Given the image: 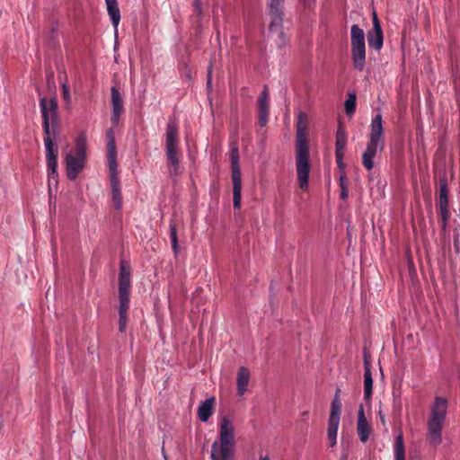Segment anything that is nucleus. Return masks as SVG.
I'll return each mask as SVG.
<instances>
[{
  "instance_id": "nucleus-1",
  "label": "nucleus",
  "mask_w": 460,
  "mask_h": 460,
  "mask_svg": "<svg viewBox=\"0 0 460 460\" xmlns=\"http://www.w3.org/2000/svg\"><path fill=\"white\" fill-rule=\"evenodd\" d=\"M40 107L42 116L48 173L49 178L55 179L58 176V148L54 140L59 135L58 105L55 98L42 97L40 99Z\"/></svg>"
},
{
  "instance_id": "nucleus-2",
  "label": "nucleus",
  "mask_w": 460,
  "mask_h": 460,
  "mask_svg": "<svg viewBox=\"0 0 460 460\" xmlns=\"http://www.w3.org/2000/svg\"><path fill=\"white\" fill-rule=\"evenodd\" d=\"M234 427L227 417H223L219 425V440L211 447L212 460H234Z\"/></svg>"
},
{
  "instance_id": "nucleus-3",
  "label": "nucleus",
  "mask_w": 460,
  "mask_h": 460,
  "mask_svg": "<svg viewBox=\"0 0 460 460\" xmlns=\"http://www.w3.org/2000/svg\"><path fill=\"white\" fill-rule=\"evenodd\" d=\"M447 413V400L437 396L430 409L427 423V438L429 445L436 447L442 441V429Z\"/></svg>"
},
{
  "instance_id": "nucleus-4",
  "label": "nucleus",
  "mask_w": 460,
  "mask_h": 460,
  "mask_svg": "<svg viewBox=\"0 0 460 460\" xmlns=\"http://www.w3.org/2000/svg\"><path fill=\"white\" fill-rule=\"evenodd\" d=\"M130 266L121 261L119 273V331L125 332L128 320V311L129 309L130 296Z\"/></svg>"
},
{
  "instance_id": "nucleus-5",
  "label": "nucleus",
  "mask_w": 460,
  "mask_h": 460,
  "mask_svg": "<svg viewBox=\"0 0 460 460\" xmlns=\"http://www.w3.org/2000/svg\"><path fill=\"white\" fill-rule=\"evenodd\" d=\"M164 151L169 173L172 176H177L180 173L182 155L180 147L179 128L174 121H169L166 125Z\"/></svg>"
},
{
  "instance_id": "nucleus-6",
  "label": "nucleus",
  "mask_w": 460,
  "mask_h": 460,
  "mask_svg": "<svg viewBox=\"0 0 460 460\" xmlns=\"http://www.w3.org/2000/svg\"><path fill=\"white\" fill-rule=\"evenodd\" d=\"M385 146L384 141V128L382 115L377 113L371 121L369 139L367 148L362 155V164L364 167L370 171L374 167L373 159L376 156L377 150H383Z\"/></svg>"
},
{
  "instance_id": "nucleus-7",
  "label": "nucleus",
  "mask_w": 460,
  "mask_h": 460,
  "mask_svg": "<svg viewBox=\"0 0 460 460\" xmlns=\"http://www.w3.org/2000/svg\"><path fill=\"white\" fill-rule=\"evenodd\" d=\"M86 155V139L82 135L75 141L74 154L66 155V175L70 181H75L84 166Z\"/></svg>"
},
{
  "instance_id": "nucleus-8",
  "label": "nucleus",
  "mask_w": 460,
  "mask_h": 460,
  "mask_svg": "<svg viewBox=\"0 0 460 460\" xmlns=\"http://www.w3.org/2000/svg\"><path fill=\"white\" fill-rule=\"evenodd\" d=\"M351 59L354 68L362 71L366 65L365 32L354 24L350 29Z\"/></svg>"
},
{
  "instance_id": "nucleus-9",
  "label": "nucleus",
  "mask_w": 460,
  "mask_h": 460,
  "mask_svg": "<svg viewBox=\"0 0 460 460\" xmlns=\"http://www.w3.org/2000/svg\"><path fill=\"white\" fill-rule=\"evenodd\" d=\"M284 0H270L269 15L270 17V31L276 33L280 40V46H284L288 38L282 31L283 12L282 4Z\"/></svg>"
},
{
  "instance_id": "nucleus-10",
  "label": "nucleus",
  "mask_w": 460,
  "mask_h": 460,
  "mask_svg": "<svg viewBox=\"0 0 460 460\" xmlns=\"http://www.w3.org/2000/svg\"><path fill=\"white\" fill-rule=\"evenodd\" d=\"M296 166L299 188L307 190L310 172L309 147H296Z\"/></svg>"
},
{
  "instance_id": "nucleus-11",
  "label": "nucleus",
  "mask_w": 460,
  "mask_h": 460,
  "mask_svg": "<svg viewBox=\"0 0 460 460\" xmlns=\"http://www.w3.org/2000/svg\"><path fill=\"white\" fill-rule=\"evenodd\" d=\"M231 163H232V182H233L234 208L235 209H239L241 208V200H242V177H241V170L239 167L238 148L232 149Z\"/></svg>"
},
{
  "instance_id": "nucleus-12",
  "label": "nucleus",
  "mask_w": 460,
  "mask_h": 460,
  "mask_svg": "<svg viewBox=\"0 0 460 460\" xmlns=\"http://www.w3.org/2000/svg\"><path fill=\"white\" fill-rule=\"evenodd\" d=\"M437 206L439 209L441 227L445 231L450 217L447 178L446 175L439 179V193Z\"/></svg>"
},
{
  "instance_id": "nucleus-13",
  "label": "nucleus",
  "mask_w": 460,
  "mask_h": 460,
  "mask_svg": "<svg viewBox=\"0 0 460 460\" xmlns=\"http://www.w3.org/2000/svg\"><path fill=\"white\" fill-rule=\"evenodd\" d=\"M367 41L369 47L376 50L381 49L383 47V31L376 13H373V28L367 32Z\"/></svg>"
},
{
  "instance_id": "nucleus-14",
  "label": "nucleus",
  "mask_w": 460,
  "mask_h": 460,
  "mask_svg": "<svg viewBox=\"0 0 460 460\" xmlns=\"http://www.w3.org/2000/svg\"><path fill=\"white\" fill-rule=\"evenodd\" d=\"M111 92L112 106V114L111 121L114 127H117L119 125L120 116L124 112V104L121 94L117 87L112 86Z\"/></svg>"
},
{
  "instance_id": "nucleus-15",
  "label": "nucleus",
  "mask_w": 460,
  "mask_h": 460,
  "mask_svg": "<svg viewBox=\"0 0 460 460\" xmlns=\"http://www.w3.org/2000/svg\"><path fill=\"white\" fill-rule=\"evenodd\" d=\"M308 119L305 112H299L296 120V147L308 146L307 143Z\"/></svg>"
},
{
  "instance_id": "nucleus-16",
  "label": "nucleus",
  "mask_w": 460,
  "mask_h": 460,
  "mask_svg": "<svg viewBox=\"0 0 460 460\" xmlns=\"http://www.w3.org/2000/svg\"><path fill=\"white\" fill-rule=\"evenodd\" d=\"M107 137V159L110 172L117 171V149L115 142V135L112 128L106 132Z\"/></svg>"
},
{
  "instance_id": "nucleus-17",
  "label": "nucleus",
  "mask_w": 460,
  "mask_h": 460,
  "mask_svg": "<svg viewBox=\"0 0 460 460\" xmlns=\"http://www.w3.org/2000/svg\"><path fill=\"white\" fill-rule=\"evenodd\" d=\"M269 119V93L264 85L263 91L258 98V121L261 127H265Z\"/></svg>"
},
{
  "instance_id": "nucleus-18",
  "label": "nucleus",
  "mask_w": 460,
  "mask_h": 460,
  "mask_svg": "<svg viewBox=\"0 0 460 460\" xmlns=\"http://www.w3.org/2000/svg\"><path fill=\"white\" fill-rule=\"evenodd\" d=\"M371 431H372V428L365 416L364 407L361 404L359 406V409L358 411V420H357V432H358L359 440L362 443H366L369 438Z\"/></svg>"
},
{
  "instance_id": "nucleus-19",
  "label": "nucleus",
  "mask_w": 460,
  "mask_h": 460,
  "mask_svg": "<svg viewBox=\"0 0 460 460\" xmlns=\"http://www.w3.org/2000/svg\"><path fill=\"white\" fill-rule=\"evenodd\" d=\"M111 201L115 209L119 210L122 207V196L118 172H110Z\"/></svg>"
},
{
  "instance_id": "nucleus-20",
  "label": "nucleus",
  "mask_w": 460,
  "mask_h": 460,
  "mask_svg": "<svg viewBox=\"0 0 460 460\" xmlns=\"http://www.w3.org/2000/svg\"><path fill=\"white\" fill-rule=\"evenodd\" d=\"M216 399L215 397H209L206 401L202 402L198 408V417L202 422H206L211 417L214 412Z\"/></svg>"
},
{
  "instance_id": "nucleus-21",
  "label": "nucleus",
  "mask_w": 460,
  "mask_h": 460,
  "mask_svg": "<svg viewBox=\"0 0 460 460\" xmlns=\"http://www.w3.org/2000/svg\"><path fill=\"white\" fill-rule=\"evenodd\" d=\"M250 380V371L245 367H241L237 373L236 385H237V394L239 395H243L247 391V386L249 385Z\"/></svg>"
},
{
  "instance_id": "nucleus-22",
  "label": "nucleus",
  "mask_w": 460,
  "mask_h": 460,
  "mask_svg": "<svg viewBox=\"0 0 460 460\" xmlns=\"http://www.w3.org/2000/svg\"><path fill=\"white\" fill-rule=\"evenodd\" d=\"M105 2L111 23L114 27H117L120 22V11L119 9L118 2L117 0H105Z\"/></svg>"
},
{
  "instance_id": "nucleus-23",
  "label": "nucleus",
  "mask_w": 460,
  "mask_h": 460,
  "mask_svg": "<svg viewBox=\"0 0 460 460\" xmlns=\"http://www.w3.org/2000/svg\"><path fill=\"white\" fill-rule=\"evenodd\" d=\"M373 378L370 367L365 359V372H364V398L369 400L372 396Z\"/></svg>"
},
{
  "instance_id": "nucleus-24",
  "label": "nucleus",
  "mask_w": 460,
  "mask_h": 460,
  "mask_svg": "<svg viewBox=\"0 0 460 460\" xmlns=\"http://www.w3.org/2000/svg\"><path fill=\"white\" fill-rule=\"evenodd\" d=\"M340 425V420H329L327 429V438L329 440V446L333 447L336 444L337 433Z\"/></svg>"
},
{
  "instance_id": "nucleus-25",
  "label": "nucleus",
  "mask_w": 460,
  "mask_h": 460,
  "mask_svg": "<svg viewBox=\"0 0 460 460\" xmlns=\"http://www.w3.org/2000/svg\"><path fill=\"white\" fill-rule=\"evenodd\" d=\"M347 144L345 130L340 126L336 132L335 152H344Z\"/></svg>"
},
{
  "instance_id": "nucleus-26",
  "label": "nucleus",
  "mask_w": 460,
  "mask_h": 460,
  "mask_svg": "<svg viewBox=\"0 0 460 460\" xmlns=\"http://www.w3.org/2000/svg\"><path fill=\"white\" fill-rule=\"evenodd\" d=\"M394 456L395 460H405L403 436L399 434L394 442Z\"/></svg>"
},
{
  "instance_id": "nucleus-27",
  "label": "nucleus",
  "mask_w": 460,
  "mask_h": 460,
  "mask_svg": "<svg viewBox=\"0 0 460 460\" xmlns=\"http://www.w3.org/2000/svg\"><path fill=\"white\" fill-rule=\"evenodd\" d=\"M341 411V398H333L331 405V412L329 420H340Z\"/></svg>"
},
{
  "instance_id": "nucleus-28",
  "label": "nucleus",
  "mask_w": 460,
  "mask_h": 460,
  "mask_svg": "<svg viewBox=\"0 0 460 460\" xmlns=\"http://www.w3.org/2000/svg\"><path fill=\"white\" fill-rule=\"evenodd\" d=\"M298 2L299 8L305 15L314 12L316 0H298Z\"/></svg>"
},
{
  "instance_id": "nucleus-29",
  "label": "nucleus",
  "mask_w": 460,
  "mask_h": 460,
  "mask_svg": "<svg viewBox=\"0 0 460 460\" xmlns=\"http://www.w3.org/2000/svg\"><path fill=\"white\" fill-rule=\"evenodd\" d=\"M356 110V95L349 93L348 99L345 102V111L347 115H352Z\"/></svg>"
},
{
  "instance_id": "nucleus-30",
  "label": "nucleus",
  "mask_w": 460,
  "mask_h": 460,
  "mask_svg": "<svg viewBox=\"0 0 460 460\" xmlns=\"http://www.w3.org/2000/svg\"><path fill=\"white\" fill-rule=\"evenodd\" d=\"M170 239H171L172 248L174 253L177 254L179 252L177 231H176L175 226L172 224L170 225Z\"/></svg>"
},
{
  "instance_id": "nucleus-31",
  "label": "nucleus",
  "mask_w": 460,
  "mask_h": 460,
  "mask_svg": "<svg viewBox=\"0 0 460 460\" xmlns=\"http://www.w3.org/2000/svg\"><path fill=\"white\" fill-rule=\"evenodd\" d=\"M62 95L63 99L66 103H69L71 102L70 91L66 84L62 85Z\"/></svg>"
},
{
  "instance_id": "nucleus-32",
  "label": "nucleus",
  "mask_w": 460,
  "mask_h": 460,
  "mask_svg": "<svg viewBox=\"0 0 460 460\" xmlns=\"http://www.w3.org/2000/svg\"><path fill=\"white\" fill-rule=\"evenodd\" d=\"M343 156H344V152H341V151L335 152L336 163H337L338 167L341 170L344 169Z\"/></svg>"
},
{
  "instance_id": "nucleus-33",
  "label": "nucleus",
  "mask_w": 460,
  "mask_h": 460,
  "mask_svg": "<svg viewBox=\"0 0 460 460\" xmlns=\"http://www.w3.org/2000/svg\"><path fill=\"white\" fill-rule=\"evenodd\" d=\"M345 181H346V173H345V172L342 171L340 174V187L341 188L346 187Z\"/></svg>"
},
{
  "instance_id": "nucleus-34",
  "label": "nucleus",
  "mask_w": 460,
  "mask_h": 460,
  "mask_svg": "<svg viewBox=\"0 0 460 460\" xmlns=\"http://www.w3.org/2000/svg\"><path fill=\"white\" fill-rule=\"evenodd\" d=\"M348 197V190L347 187L341 188V198L342 199H345Z\"/></svg>"
},
{
  "instance_id": "nucleus-35",
  "label": "nucleus",
  "mask_w": 460,
  "mask_h": 460,
  "mask_svg": "<svg viewBox=\"0 0 460 460\" xmlns=\"http://www.w3.org/2000/svg\"><path fill=\"white\" fill-rule=\"evenodd\" d=\"M195 11L198 13V14H199L201 12L200 4L198 1H195Z\"/></svg>"
},
{
  "instance_id": "nucleus-36",
  "label": "nucleus",
  "mask_w": 460,
  "mask_h": 460,
  "mask_svg": "<svg viewBox=\"0 0 460 460\" xmlns=\"http://www.w3.org/2000/svg\"><path fill=\"white\" fill-rule=\"evenodd\" d=\"M379 416H380V420L383 424L385 423V416L382 414V411H379Z\"/></svg>"
},
{
  "instance_id": "nucleus-37",
  "label": "nucleus",
  "mask_w": 460,
  "mask_h": 460,
  "mask_svg": "<svg viewBox=\"0 0 460 460\" xmlns=\"http://www.w3.org/2000/svg\"><path fill=\"white\" fill-rule=\"evenodd\" d=\"M341 389L337 388L335 391L334 398H340Z\"/></svg>"
},
{
  "instance_id": "nucleus-38",
  "label": "nucleus",
  "mask_w": 460,
  "mask_h": 460,
  "mask_svg": "<svg viewBox=\"0 0 460 460\" xmlns=\"http://www.w3.org/2000/svg\"><path fill=\"white\" fill-rule=\"evenodd\" d=\"M259 460H270V457L268 456H260V458Z\"/></svg>"
},
{
  "instance_id": "nucleus-39",
  "label": "nucleus",
  "mask_w": 460,
  "mask_h": 460,
  "mask_svg": "<svg viewBox=\"0 0 460 460\" xmlns=\"http://www.w3.org/2000/svg\"><path fill=\"white\" fill-rule=\"evenodd\" d=\"M208 84H210V75H208Z\"/></svg>"
},
{
  "instance_id": "nucleus-40",
  "label": "nucleus",
  "mask_w": 460,
  "mask_h": 460,
  "mask_svg": "<svg viewBox=\"0 0 460 460\" xmlns=\"http://www.w3.org/2000/svg\"><path fill=\"white\" fill-rule=\"evenodd\" d=\"M345 460V459H344Z\"/></svg>"
}]
</instances>
